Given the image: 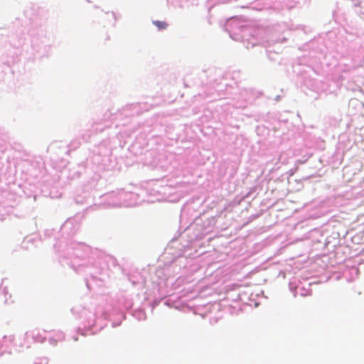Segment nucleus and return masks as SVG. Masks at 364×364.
I'll return each mask as SVG.
<instances>
[{
  "mask_svg": "<svg viewBox=\"0 0 364 364\" xmlns=\"http://www.w3.org/2000/svg\"><path fill=\"white\" fill-rule=\"evenodd\" d=\"M154 24L159 29H166L168 26V24L166 22L160 21H154Z\"/></svg>",
  "mask_w": 364,
  "mask_h": 364,
  "instance_id": "f257e3e1",
  "label": "nucleus"
}]
</instances>
